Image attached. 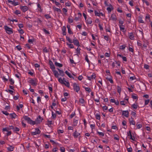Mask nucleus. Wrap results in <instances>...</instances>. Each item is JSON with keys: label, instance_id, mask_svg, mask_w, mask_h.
Returning a JSON list of instances; mask_svg holds the SVG:
<instances>
[{"label": "nucleus", "instance_id": "1", "mask_svg": "<svg viewBox=\"0 0 152 152\" xmlns=\"http://www.w3.org/2000/svg\"><path fill=\"white\" fill-rule=\"evenodd\" d=\"M66 40L68 41L69 43H73L75 45H76L77 47H79L80 46V45L79 42L78 40H75V41H72L69 37L67 36H66Z\"/></svg>", "mask_w": 152, "mask_h": 152}, {"label": "nucleus", "instance_id": "2", "mask_svg": "<svg viewBox=\"0 0 152 152\" xmlns=\"http://www.w3.org/2000/svg\"><path fill=\"white\" fill-rule=\"evenodd\" d=\"M58 82L62 85H64L67 87L69 88L70 84L69 82L66 81H64L62 80V78L61 77L59 78L58 79Z\"/></svg>", "mask_w": 152, "mask_h": 152}, {"label": "nucleus", "instance_id": "3", "mask_svg": "<svg viewBox=\"0 0 152 152\" xmlns=\"http://www.w3.org/2000/svg\"><path fill=\"white\" fill-rule=\"evenodd\" d=\"M28 82L33 86H36L37 84V80L36 78L34 79L29 78Z\"/></svg>", "mask_w": 152, "mask_h": 152}, {"label": "nucleus", "instance_id": "4", "mask_svg": "<svg viewBox=\"0 0 152 152\" xmlns=\"http://www.w3.org/2000/svg\"><path fill=\"white\" fill-rule=\"evenodd\" d=\"M4 29L6 32L8 34H11L13 33L12 29L9 28L8 26H4Z\"/></svg>", "mask_w": 152, "mask_h": 152}, {"label": "nucleus", "instance_id": "5", "mask_svg": "<svg viewBox=\"0 0 152 152\" xmlns=\"http://www.w3.org/2000/svg\"><path fill=\"white\" fill-rule=\"evenodd\" d=\"M73 88L74 90L77 93H78L80 90L79 85L77 84L76 83H73Z\"/></svg>", "mask_w": 152, "mask_h": 152}, {"label": "nucleus", "instance_id": "6", "mask_svg": "<svg viewBox=\"0 0 152 152\" xmlns=\"http://www.w3.org/2000/svg\"><path fill=\"white\" fill-rule=\"evenodd\" d=\"M96 77V74L94 73H93L92 75L90 76H87V79L89 80H91L95 79Z\"/></svg>", "mask_w": 152, "mask_h": 152}, {"label": "nucleus", "instance_id": "7", "mask_svg": "<svg viewBox=\"0 0 152 152\" xmlns=\"http://www.w3.org/2000/svg\"><path fill=\"white\" fill-rule=\"evenodd\" d=\"M122 111V116H123V117H124V116H125L126 118H128L129 116V112L127 110H123Z\"/></svg>", "mask_w": 152, "mask_h": 152}, {"label": "nucleus", "instance_id": "8", "mask_svg": "<svg viewBox=\"0 0 152 152\" xmlns=\"http://www.w3.org/2000/svg\"><path fill=\"white\" fill-rule=\"evenodd\" d=\"M20 9L23 12H25L28 10V8L27 6H20Z\"/></svg>", "mask_w": 152, "mask_h": 152}, {"label": "nucleus", "instance_id": "9", "mask_svg": "<svg viewBox=\"0 0 152 152\" xmlns=\"http://www.w3.org/2000/svg\"><path fill=\"white\" fill-rule=\"evenodd\" d=\"M40 133V131L38 128H36L35 129V131L32 132L31 134L32 135H35L37 134H39Z\"/></svg>", "mask_w": 152, "mask_h": 152}, {"label": "nucleus", "instance_id": "10", "mask_svg": "<svg viewBox=\"0 0 152 152\" xmlns=\"http://www.w3.org/2000/svg\"><path fill=\"white\" fill-rule=\"evenodd\" d=\"M80 135V133L77 132V130L72 134V136L75 138H77Z\"/></svg>", "mask_w": 152, "mask_h": 152}, {"label": "nucleus", "instance_id": "11", "mask_svg": "<svg viewBox=\"0 0 152 152\" xmlns=\"http://www.w3.org/2000/svg\"><path fill=\"white\" fill-rule=\"evenodd\" d=\"M85 20L87 24H91L92 23V19L90 17H88Z\"/></svg>", "mask_w": 152, "mask_h": 152}, {"label": "nucleus", "instance_id": "12", "mask_svg": "<svg viewBox=\"0 0 152 152\" xmlns=\"http://www.w3.org/2000/svg\"><path fill=\"white\" fill-rule=\"evenodd\" d=\"M127 135L128 136L130 137V139L133 141L135 140V138L134 136L132 135L131 131H129V132H128Z\"/></svg>", "mask_w": 152, "mask_h": 152}, {"label": "nucleus", "instance_id": "13", "mask_svg": "<svg viewBox=\"0 0 152 152\" xmlns=\"http://www.w3.org/2000/svg\"><path fill=\"white\" fill-rule=\"evenodd\" d=\"M53 8L54 12H57L59 14L61 13V11L60 9L56 8L55 6L53 7Z\"/></svg>", "mask_w": 152, "mask_h": 152}, {"label": "nucleus", "instance_id": "14", "mask_svg": "<svg viewBox=\"0 0 152 152\" xmlns=\"http://www.w3.org/2000/svg\"><path fill=\"white\" fill-rule=\"evenodd\" d=\"M49 63L50 65V68L52 69V71L53 70L55 69V67L53 62L51 61L50 60L49 61Z\"/></svg>", "mask_w": 152, "mask_h": 152}, {"label": "nucleus", "instance_id": "15", "mask_svg": "<svg viewBox=\"0 0 152 152\" xmlns=\"http://www.w3.org/2000/svg\"><path fill=\"white\" fill-rule=\"evenodd\" d=\"M128 34L129 38L131 40H134V36L133 33H128Z\"/></svg>", "mask_w": 152, "mask_h": 152}, {"label": "nucleus", "instance_id": "16", "mask_svg": "<svg viewBox=\"0 0 152 152\" xmlns=\"http://www.w3.org/2000/svg\"><path fill=\"white\" fill-rule=\"evenodd\" d=\"M94 13L96 16H100L101 15L103 16H104V15L103 13H100L99 12L96 10L94 11Z\"/></svg>", "mask_w": 152, "mask_h": 152}, {"label": "nucleus", "instance_id": "17", "mask_svg": "<svg viewBox=\"0 0 152 152\" xmlns=\"http://www.w3.org/2000/svg\"><path fill=\"white\" fill-rule=\"evenodd\" d=\"M52 71L53 72V74L55 77L56 78H58L59 75V74L58 71L55 70V69L53 70Z\"/></svg>", "mask_w": 152, "mask_h": 152}, {"label": "nucleus", "instance_id": "18", "mask_svg": "<svg viewBox=\"0 0 152 152\" xmlns=\"http://www.w3.org/2000/svg\"><path fill=\"white\" fill-rule=\"evenodd\" d=\"M66 28L65 26H63L62 28V34L64 35H65L66 34Z\"/></svg>", "mask_w": 152, "mask_h": 152}, {"label": "nucleus", "instance_id": "19", "mask_svg": "<svg viewBox=\"0 0 152 152\" xmlns=\"http://www.w3.org/2000/svg\"><path fill=\"white\" fill-rule=\"evenodd\" d=\"M43 119V118L40 115H39L37 118L36 120L38 123H40L42 121Z\"/></svg>", "mask_w": 152, "mask_h": 152}, {"label": "nucleus", "instance_id": "20", "mask_svg": "<svg viewBox=\"0 0 152 152\" xmlns=\"http://www.w3.org/2000/svg\"><path fill=\"white\" fill-rule=\"evenodd\" d=\"M129 122L130 124H132V125H134L135 124V122L133 120V118L132 117H131V119H129Z\"/></svg>", "mask_w": 152, "mask_h": 152}, {"label": "nucleus", "instance_id": "21", "mask_svg": "<svg viewBox=\"0 0 152 152\" xmlns=\"http://www.w3.org/2000/svg\"><path fill=\"white\" fill-rule=\"evenodd\" d=\"M138 21V22L141 23H144V21L142 20V16H139Z\"/></svg>", "mask_w": 152, "mask_h": 152}, {"label": "nucleus", "instance_id": "22", "mask_svg": "<svg viewBox=\"0 0 152 152\" xmlns=\"http://www.w3.org/2000/svg\"><path fill=\"white\" fill-rule=\"evenodd\" d=\"M67 28L68 29V33L70 34H73V32L71 29L70 26L69 25H67Z\"/></svg>", "mask_w": 152, "mask_h": 152}, {"label": "nucleus", "instance_id": "23", "mask_svg": "<svg viewBox=\"0 0 152 152\" xmlns=\"http://www.w3.org/2000/svg\"><path fill=\"white\" fill-rule=\"evenodd\" d=\"M132 98L134 99L137 100L138 99V97L136 94H133L131 95Z\"/></svg>", "mask_w": 152, "mask_h": 152}, {"label": "nucleus", "instance_id": "24", "mask_svg": "<svg viewBox=\"0 0 152 152\" xmlns=\"http://www.w3.org/2000/svg\"><path fill=\"white\" fill-rule=\"evenodd\" d=\"M78 119H76L75 118L73 119V126H76L77 125L78 123Z\"/></svg>", "mask_w": 152, "mask_h": 152}, {"label": "nucleus", "instance_id": "25", "mask_svg": "<svg viewBox=\"0 0 152 152\" xmlns=\"http://www.w3.org/2000/svg\"><path fill=\"white\" fill-rule=\"evenodd\" d=\"M57 69L58 70L59 73V75H60L63 77L64 76V72L62 70H61L58 68Z\"/></svg>", "mask_w": 152, "mask_h": 152}, {"label": "nucleus", "instance_id": "26", "mask_svg": "<svg viewBox=\"0 0 152 152\" xmlns=\"http://www.w3.org/2000/svg\"><path fill=\"white\" fill-rule=\"evenodd\" d=\"M53 124V122L52 121L48 120L47 124L48 125L49 127H51L52 125Z\"/></svg>", "mask_w": 152, "mask_h": 152}, {"label": "nucleus", "instance_id": "27", "mask_svg": "<svg viewBox=\"0 0 152 152\" xmlns=\"http://www.w3.org/2000/svg\"><path fill=\"white\" fill-rule=\"evenodd\" d=\"M120 30L123 32H125L126 30H125L124 26V25H119V26Z\"/></svg>", "mask_w": 152, "mask_h": 152}, {"label": "nucleus", "instance_id": "28", "mask_svg": "<svg viewBox=\"0 0 152 152\" xmlns=\"http://www.w3.org/2000/svg\"><path fill=\"white\" fill-rule=\"evenodd\" d=\"M52 118L54 120H55L56 118V115L55 113H54L53 111H52Z\"/></svg>", "mask_w": 152, "mask_h": 152}, {"label": "nucleus", "instance_id": "29", "mask_svg": "<svg viewBox=\"0 0 152 152\" xmlns=\"http://www.w3.org/2000/svg\"><path fill=\"white\" fill-rule=\"evenodd\" d=\"M23 118L26 121H27L28 123L31 120V118L27 116H25L23 117Z\"/></svg>", "mask_w": 152, "mask_h": 152}, {"label": "nucleus", "instance_id": "30", "mask_svg": "<svg viewBox=\"0 0 152 152\" xmlns=\"http://www.w3.org/2000/svg\"><path fill=\"white\" fill-rule=\"evenodd\" d=\"M110 19L113 20L115 21L116 20V17L115 15L113 14L110 17Z\"/></svg>", "mask_w": 152, "mask_h": 152}, {"label": "nucleus", "instance_id": "31", "mask_svg": "<svg viewBox=\"0 0 152 152\" xmlns=\"http://www.w3.org/2000/svg\"><path fill=\"white\" fill-rule=\"evenodd\" d=\"M14 147L13 146H10L9 147L7 148V149L10 151H13Z\"/></svg>", "mask_w": 152, "mask_h": 152}, {"label": "nucleus", "instance_id": "32", "mask_svg": "<svg viewBox=\"0 0 152 152\" xmlns=\"http://www.w3.org/2000/svg\"><path fill=\"white\" fill-rule=\"evenodd\" d=\"M96 119L99 120L100 119V116L99 113H96L95 114Z\"/></svg>", "mask_w": 152, "mask_h": 152}, {"label": "nucleus", "instance_id": "33", "mask_svg": "<svg viewBox=\"0 0 152 152\" xmlns=\"http://www.w3.org/2000/svg\"><path fill=\"white\" fill-rule=\"evenodd\" d=\"M65 73L68 76L69 78H74L73 77L72 75H71V74L70 73H69L68 71H65Z\"/></svg>", "mask_w": 152, "mask_h": 152}, {"label": "nucleus", "instance_id": "34", "mask_svg": "<svg viewBox=\"0 0 152 152\" xmlns=\"http://www.w3.org/2000/svg\"><path fill=\"white\" fill-rule=\"evenodd\" d=\"M10 115L12 118H15L17 116L14 113L10 114Z\"/></svg>", "mask_w": 152, "mask_h": 152}, {"label": "nucleus", "instance_id": "35", "mask_svg": "<svg viewBox=\"0 0 152 152\" xmlns=\"http://www.w3.org/2000/svg\"><path fill=\"white\" fill-rule=\"evenodd\" d=\"M107 80L110 82L111 83L113 84V81L112 79V77L111 76L110 78H107Z\"/></svg>", "mask_w": 152, "mask_h": 152}, {"label": "nucleus", "instance_id": "36", "mask_svg": "<svg viewBox=\"0 0 152 152\" xmlns=\"http://www.w3.org/2000/svg\"><path fill=\"white\" fill-rule=\"evenodd\" d=\"M130 45L129 44V50L130 51H131L132 52H134V49L133 48V46H131V47H130Z\"/></svg>", "mask_w": 152, "mask_h": 152}, {"label": "nucleus", "instance_id": "37", "mask_svg": "<svg viewBox=\"0 0 152 152\" xmlns=\"http://www.w3.org/2000/svg\"><path fill=\"white\" fill-rule=\"evenodd\" d=\"M112 6L111 5H110L109 7H108L107 8V10L108 12L110 13L112 11Z\"/></svg>", "mask_w": 152, "mask_h": 152}, {"label": "nucleus", "instance_id": "38", "mask_svg": "<svg viewBox=\"0 0 152 152\" xmlns=\"http://www.w3.org/2000/svg\"><path fill=\"white\" fill-rule=\"evenodd\" d=\"M83 88L85 89V90L86 91L89 93L91 91V88L89 87H86L84 86H83Z\"/></svg>", "mask_w": 152, "mask_h": 152}, {"label": "nucleus", "instance_id": "39", "mask_svg": "<svg viewBox=\"0 0 152 152\" xmlns=\"http://www.w3.org/2000/svg\"><path fill=\"white\" fill-rule=\"evenodd\" d=\"M149 44V42H146V44H144L143 45L142 47L144 49H146L148 45Z\"/></svg>", "mask_w": 152, "mask_h": 152}, {"label": "nucleus", "instance_id": "40", "mask_svg": "<svg viewBox=\"0 0 152 152\" xmlns=\"http://www.w3.org/2000/svg\"><path fill=\"white\" fill-rule=\"evenodd\" d=\"M55 64L56 66H58L59 67H61L63 66L62 64L58 63L56 61L55 62Z\"/></svg>", "mask_w": 152, "mask_h": 152}, {"label": "nucleus", "instance_id": "41", "mask_svg": "<svg viewBox=\"0 0 152 152\" xmlns=\"http://www.w3.org/2000/svg\"><path fill=\"white\" fill-rule=\"evenodd\" d=\"M117 90L118 93H119V95H120V94L121 91V87L119 86H118L117 88Z\"/></svg>", "mask_w": 152, "mask_h": 152}, {"label": "nucleus", "instance_id": "42", "mask_svg": "<svg viewBox=\"0 0 152 152\" xmlns=\"http://www.w3.org/2000/svg\"><path fill=\"white\" fill-rule=\"evenodd\" d=\"M97 134L100 137H102L104 136V133L102 132L97 131Z\"/></svg>", "mask_w": 152, "mask_h": 152}, {"label": "nucleus", "instance_id": "43", "mask_svg": "<svg viewBox=\"0 0 152 152\" xmlns=\"http://www.w3.org/2000/svg\"><path fill=\"white\" fill-rule=\"evenodd\" d=\"M66 44L70 48H74V46L71 43L69 44L68 43H66Z\"/></svg>", "mask_w": 152, "mask_h": 152}, {"label": "nucleus", "instance_id": "44", "mask_svg": "<svg viewBox=\"0 0 152 152\" xmlns=\"http://www.w3.org/2000/svg\"><path fill=\"white\" fill-rule=\"evenodd\" d=\"M13 130L14 132H19L20 131V129L17 127H15V128L14 127Z\"/></svg>", "mask_w": 152, "mask_h": 152}, {"label": "nucleus", "instance_id": "45", "mask_svg": "<svg viewBox=\"0 0 152 152\" xmlns=\"http://www.w3.org/2000/svg\"><path fill=\"white\" fill-rule=\"evenodd\" d=\"M80 48H79V47H78L76 49V51L77 52V54H78L79 55L80 54Z\"/></svg>", "mask_w": 152, "mask_h": 152}, {"label": "nucleus", "instance_id": "46", "mask_svg": "<svg viewBox=\"0 0 152 152\" xmlns=\"http://www.w3.org/2000/svg\"><path fill=\"white\" fill-rule=\"evenodd\" d=\"M114 139L115 140H116L118 141L119 140V137L117 134H115L114 135Z\"/></svg>", "mask_w": 152, "mask_h": 152}, {"label": "nucleus", "instance_id": "47", "mask_svg": "<svg viewBox=\"0 0 152 152\" xmlns=\"http://www.w3.org/2000/svg\"><path fill=\"white\" fill-rule=\"evenodd\" d=\"M120 103L121 105H125L127 103V102H126V101H122L120 102Z\"/></svg>", "mask_w": 152, "mask_h": 152}, {"label": "nucleus", "instance_id": "48", "mask_svg": "<svg viewBox=\"0 0 152 152\" xmlns=\"http://www.w3.org/2000/svg\"><path fill=\"white\" fill-rule=\"evenodd\" d=\"M138 106L137 104H132L131 106L134 109H136L137 108V107Z\"/></svg>", "mask_w": 152, "mask_h": 152}, {"label": "nucleus", "instance_id": "49", "mask_svg": "<svg viewBox=\"0 0 152 152\" xmlns=\"http://www.w3.org/2000/svg\"><path fill=\"white\" fill-rule=\"evenodd\" d=\"M49 50L46 47H45L43 50V51L45 53H47L49 52Z\"/></svg>", "mask_w": 152, "mask_h": 152}, {"label": "nucleus", "instance_id": "50", "mask_svg": "<svg viewBox=\"0 0 152 152\" xmlns=\"http://www.w3.org/2000/svg\"><path fill=\"white\" fill-rule=\"evenodd\" d=\"M85 59L88 63L89 64L90 63V62L88 58V55H86L85 56Z\"/></svg>", "mask_w": 152, "mask_h": 152}, {"label": "nucleus", "instance_id": "51", "mask_svg": "<svg viewBox=\"0 0 152 152\" xmlns=\"http://www.w3.org/2000/svg\"><path fill=\"white\" fill-rule=\"evenodd\" d=\"M126 45H123L120 46V49L121 50H124L126 47Z\"/></svg>", "mask_w": 152, "mask_h": 152}, {"label": "nucleus", "instance_id": "52", "mask_svg": "<svg viewBox=\"0 0 152 152\" xmlns=\"http://www.w3.org/2000/svg\"><path fill=\"white\" fill-rule=\"evenodd\" d=\"M29 124L32 125H34L36 124V122L35 121H33L31 120L30 121L28 122Z\"/></svg>", "mask_w": 152, "mask_h": 152}, {"label": "nucleus", "instance_id": "53", "mask_svg": "<svg viewBox=\"0 0 152 152\" xmlns=\"http://www.w3.org/2000/svg\"><path fill=\"white\" fill-rule=\"evenodd\" d=\"M136 126L137 127V128L138 129H139L142 127V125L141 124H136Z\"/></svg>", "mask_w": 152, "mask_h": 152}, {"label": "nucleus", "instance_id": "54", "mask_svg": "<svg viewBox=\"0 0 152 152\" xmlns=\"http://www.w3.org/2000/svg\"><path fill=\"white\" fill-rule=\"evenodd\" d=\"M133 3L134 1L133 0H131L129 1V4L131 7H133L134 6Z\"/></svg>", "mask_w": 152, "mask_h": 152}, {"label": "nucleus", "instance_id": "55", "mask_svg": "<svg viewBox=\"0 0 152 152\" xmlns=\"http://www.w3.org/2000/svg\"><path fill=\"white\" fill-rule=\"evenodd\" d=\"M143 3H145L146 5L147 6L149 5V2L147 0H142Z\"/></svg>", "mask_w": 152, "mask_h": 152}, {"label": "nucleus", "instance_id": "56", "mask_svg": "<svg viewBox=\"0 0 152 152\" xmlns=\"http://www.w3.org/2000/svg\"><path fill=\"white\" fill-rule=\"evenodd\" d=\"M75 115V111L73 112L72 113V114L70 116V117L71 118H72Z\"/></svg>", "mask_w": 152, "mask_h": 152}, {"label": "nucleus", "instance_id": "57", "mask_svg": "<svg viewBox=\"0 0 152 152\" xmlns=\"http://www.w3.org/2000/svg\"><path fill=\"white\" fill-rule=\"evenodd\" d=\"M145 20H150V15L149 14H147L145 17Z\"/></svg>", "mask_w": 152, "mask_h": 152}, {"label": "nucleus", "instance_id": "58", "mask_svg": "<svg viewBox=\"0 0 152 152\" xmlns=\"http://www.w3.org/2000/svg\"><path fill=\"white\" fill-rule=\"evenodd\" d=\"M48 89L49 90V93L50 94H51L52 92H53V88L52 87H50V86H49L48 87Z\"/></svg>", "mask_w": 152, "mask_h": 152}, {"label": "nucleus", "instance_id": "59", "mask_svg": "<svg viewBox=\"0 0 152 152\" xmlns=\"http://www.w3.org/2000/svg\"><path fill=\"white\" fill-rule=\"evenodd\" d=\"M68 22L69 23H72L73 21V19L72 18H70V17H69L68 18Z\"/></svg>", "mask_w": 152, "mask_h": 152}, {"label": "nucleus", "instance_id": "60", "mask_svg": "<svg viewBox=\"0 0 152 152\" xmlns=\"http://www.w3.org/2000/svg\"><path fill=\"white\" fill-rule=\"evenodd\" d=\"M149 66L147 64H145L144 65V68L146 69H149Z\"/></svg>", "mask_w": 152, "mask_h": 152}, {"label": "nucleus", "instance_id": "61", "mask_svg": "<svg viewBox=\"0 0 152 152\" xmlns=\"http://www.w3.org/2000/svg\"><path fill=\"white\" fill-rule=\"evenodd\" d=\"M45 16L46 19H48L51 18V16L49 14H46L45 15Z\"/></svg>", "mask_w": 152, "mask_h": 152}, {"label": "nucleus", "instance_id": "62", "mask_svg": "<svg viewBox=\"0 0 152 152\" xmlns=\"http://www.w3.org/2000/svg\"><path fill=\"white\" fill-rule=\"evenodd\" d=\"M18 31L20 34H22L24 32L23 30L21 28H19L18 30Z\"/></svg>", "mask_w": 152, "mask_h": 152}, {"label": "nucleus", "instance_id": "63", "mask_svg": "<svg viewBox=\"0 0 152 152\" xmlns=\"http://www.w3.org/2000/svg\"><path fill=\"white\" fill-rule=\"evenodd\" d=\"M119 25H123V24L124 23V22L123 21L121 20H119Z\"/></svg>", "mask_w": 152, "mask_h": 152}, {"label": "nucleus", "instance_id": "64", "mask_svg": "<svg viewBox=\"0 0 152 152\" xmlns=\"http://www.w3.org/2000/svg\"><path fill=\"white\" fill-rule=\"evenodd\" d=\"M14 13L16 15H18L20 14L21 13V12L20 10H17L15 11Z\"/></svg>", "mask_w": 152, "mask_h": 152}]
</instances>
